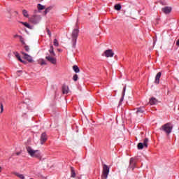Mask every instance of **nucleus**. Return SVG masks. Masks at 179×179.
Masks as SVG:
<instances>
[{
    "instance_id": "nucleus-25",
    "label": "nucleus",
    "mask_w": 179,
    "mask_h": 179,
    "mask_svg": "<svg viewBox=\"0 0 179 179\" xmlns=\"http://www.w3.org/2000/svg\"><path fill=\"white\" fill-rule=\"evenodd\" d=\"M22 24L25 26V27H27V29H31V26L27 22H22Z\"/></svg>"
},
{
    "instance_id": "nucleus-31",
    "label": "nucleus",
    "mask_w": 179,
    "mask_h": 179,
    "mask_svg": "<svg viewBox=\"0 0 179 179\" xmlns=\"http://www.w3.org/2000/svg\"><path fill=\"white\" fill-rule=\"evenodd\" d=\"M24 50H25V51H27V52H29V51H30V48H29L28 45H25V46H24Z\"/></svg>"
},
{
    "instance_id": "nucleus-32",
    "label": "nucleus",
    "mask_w": 179,
    "mask_h": 179,
    "mask_svg": "<svg viewBox=\"0 0 179 179\" xmlns=\"http://www.w3.org/2000/svg\"><path fill=\"white\" fill-rule=\"evenodd\" d=\"M46 31L49 37H51V31H50L48 28H46Z\"/></svg>"
},
{
    "instance_id": "nucleus-28",
    "label": "nucleus",
    "mask_w": 179,
    "mask_h": 179,
    "mask_svg": "<svg viewBox=\"0 0 179 179\" xmlns=\"http://www.w3.org/2000/svg\"><path fill=\"white\" fill-rule=\"evenodd\" d=\"M78 79H79V76H78V74H75L73 77V80H74V82H76Z\"/></svg>"
},
{
    "instance_id": "nucleus-23",
    "label": "nucleus",
    "mask_w": 179,
    "mask_h": 179,
    "mask_svg": "<svg viewBox=\"0 0 179 179\" xmlns=\"http://www.w3.org/2000/svg\"><path fill=\"white\" fill-rule=\"evenodd\" d=\"M15 175L17 177H18V178L24 179V176H23V174H20V173H15Z\"/></svg>"
},
{
    "instance_id": "nucleus-37",
    "label": "nucleus",
    "mask_w": 179,
    "mask_h": 179,
    "mask_svg": "<svg viewBox=\"0 0 179 179\" xmlns=\"http://www.w3.org/2000/svg\"><path fill=\"white\" fill-rule=\"evenodd\" d=\"M16 155L17 156H19V155H20V152H17Z\"/></svg>"
},
{
    "instance_id": "nucleus-3",
    "label": "nucleus",
    "mask_w": 179,
    "mask_h": 179,
    "mask_svg": "<svg viewBox=\"0 0 179 179\" xmlns=\"http://www.w3.org/2000/svg\"><path fill=\"white\" fill-rule=\"evenodd\" d=\"M78 36H79V29H75L72 32V43L73 47H76V41L78 40Z\"/></svg>"
},
{
    "instance_id": "nucleus-18",
    "label": "nucleus",
    "mask_w": 179,
    "mask_h": 179,
    "mask_svg": "<svg viewBox=\"0 0 179 179\" xmlns=\"http://www.w3.org/2000/svg\"><path fill=\"white\" fill-rule=\"evenodd\" d=\"M127 87H124L123 88V92H122V98L120 99V104H121V103H122V101H124V96H125V90H126Z\"/></svg>"
},
{
    "instance_id": "nucleus-2",
    "label": "nucleus",
    "mask_w": 179,
    "mask_h": 179,
    "mask_svg": "<svg viewBox=\"0 0 179 179\" xmlns=\"http://www.w3.org/2000/svg\"><path fill=\"white\" fill-rule=\"evenodd\" d=\"M162 129L164 131V132H166L167 135H170L173 131V124L170 122L166 123L162 127Z\"/></svg>"
},
{
    "instance_id": "nucleus-20",
    "label": "nucleus",
    "mask_w": 179,
    "mask_h": 179,
    "mask_svg": "<svg viewBox=\"0 0 179 179\" xmlns=\"http://www.w3.org/2000/svg\"><path fill=\"white\" fill-rule=\"evenodd\" d=\"M71 173L72 178H75L76 177V173H75V169H73V167H71Z\"/></svg>"
},
{
    "instance_id": "nucleus-34",
    "label": "nucleus",
    "mask_w": 179,
    "mask_h": 179,
    "mask_svg": "<svg viewBox=\"0 0 179 179\" xmlns=\"http://www.w3.org/2000/svg\"><path fill=\"white\" fill-rule=\"evenodd\" d=\"M21 36H20V35H17V34H16V35H14V38H16V37H18V38H19V37H20Z\"/></svg>"
},
{
    "instance_id": "nucleus-9",
    "label": "nucleus",
    "mask_w": 179,
    "mask_h": 179,
    "mask_svg": "<svg viewBox=\"0 0 179 179\" xmlns=\"http://www.w3.org/2000/svg\"><path fill=\"white\" fill-rule=\"evenodd\" d=\"M171 10H173V8L169 6L164 7L162 8V12H163V13L165 15H169V13H171Z\"/></svg>"
},
{
    "instance_id": "nucleus-16",
    "label": "nucleus",
    "mask_w": 179,
    "mask_h": 179,
    "mask_svg": "<svg viewBox=\"0 0 179 179\" xmlns=\"http://www.w3.org/2000/svg\"><path fill=\"white\" fill-rule=\"evenodd\" d=\"M15 57L17 58V59H18V61H20V62H22V64H26V62L23 61V59H22V58L20 57V55H19V53H17V52H13Z\"/></svg>"
},
{
    "instance_id": "nucleus-24",
    "label": "nucleus",
    "mask_w": 179,
    "mask_h": 179,
    "mask_svg": "<svg viewBox=\"0 0 179 179\" xmlns=\"http://www.w3.org/2000/svg\"><path fill=\"white\" fill-rule=\"evenodd\" d=\"M22 15L24 16V17H29V13H27V10H22Z\"/></svg>"
},
{
    "instance_id": "nucleus-5",
    "label": "nucleus",
    "mask_w": 179,
    "mask_h": 179,
    "mask_svg": "<svg viewBox=\"0 0 179 179\" xmlns=\"http://www.w3.org/2000/svg\"><path fill=\"white\" fill-rule=\"evenodd\" d=\"M149 143V138H145L143 143H139L137 145L138 150H142L143 148H148V143Z\"/></svg>"
},
{
    "instance_id": "nucleus-38",
    "label": "nucleus",
    "mask_w": 179,
    "mask_h": 179,
    "mask_svg": "<svg viewBox=\"0 0 179 179\" xmlns=\"http://www.w3.org/2000/svg\"><path fill=\"white\" fill-rule=\"evenodd\" d=\"M41 1H43V0H41Z\"/></svg>"
},
{
    "instance_id": "nucleus-1",
    "label": "nucleus",
    "mask_w": 179,
    "mask_h": 179,
    "mask_svg": "<svg viewBox=\"0 0 179 179\" xmlns=\"http://www.w3.org/2000/svg\"><path fill=\"white\" fill-rule=\"evenodd\" d=\"M27 152L31 157H40V151L34 150L31 147H27Z\"/></svg>"
},
{
    "instance_id": "nucleus-7",
    "label": "nucleus",
    "mask_w": 179,
    "mask_h": 179,
    "mask_svg": "<svg viewBox=\"0 0 179 179\" xmlns=\"http://www.w3.org/2000/svg\"><path fill=\"white\" fill-rule=\"evenodd\" d=\"M31 23L34 24H37L41 20V17L40 15H34L29 19Z\"/></svg>"
},
{
    "instance_id": "nucleus-14",
    "label": "nucleus",
    "mask_w": 179,
    "mask_h": 179,
    "mask_svg": "<svg viewBox=\"0 0 179 179\" xmlns=\"http://www.w3.org/2000/svg\"><path fill=\"white\" fill-rule=\"evenodd\" d=\"M159 101L155 98V97H152L151 99H150V106H156V104H158Z\"/></svg>"
},
{
    "instance_id": "nucleus-8",
    "label": "nucleus",
    "mask_w": 179,
    "mask_h": 179,
    "mask_svg": "<svg viewBox=\"0 0 179 179\" xmlns=\"http://www.w3.org/2000/svg\"><path fill=\"white\" fill-rule=\"evenodd\" d=\"M103 55H105V57H106V58L113 57H114V52H113V50L109 49V50H106L103 52Z\"/></svg>"
},
{
    "instance_id": "nucleus-19",
    "label": "nucleus",
    "mask_w": 179,
    "mask_h": 179,
    "mask_svg": "<svg viewBox=\"0 0 179 179\" xmlns=\"http://www.w3.org/2000/svg\"><path fill=\"white\" fill-rule=\"evenodd\" d=\"M73 70L74 72H76V73H79V72H80V69H79V67L76 65L73 66Z\"/></svg>"
},
{
    "instance_id": "nucleus-29",
    "label": "nucleus",
    "mask_w": 179,
    "mask_h": 179,
    "mask_svg": "<svg viewBox=\"0 0 179 179\" xmlns=\"http://www.w3.org/2000/svg\"><path fill=\"white\" fill-rule=\"evenodd\" d=\"M20 38V43H22V44H26V43H24V38H23V36H19Z\"/></svg>"
},
{
    "instance_id": "nucleus-30",
    "label": "nucleus",
    "mask_w": 179,
    "mask_h": 179,
    "mask_svg": "<svg viewBox=\"0 0 179 179\" xmlns=\"http://www.w3.org/2000/svg\"><path fill=\"white\" fill-rule=\"evenodd\" d=\"M51 10V8H47L45 10V15H47V13H48V12H50Z\"/></svg>"
},
{
    "instance_id": "nucleus-15",
    "label": "nucleus",
    "mask_w": 179,
    "mask_h": 179,
    "mask_svg": "<svg viewBox=\"0 0 179 179\" xmlns=\"http://www.w3.org/2000/svg\"><path fill=\"white\" fill-rule=\"evenodd\" d=\"M135 164H136V163L135 162V159L134 158H131L129 166V169L134 170V169H135Z\"/></svg>"
},
{
    "instance_id": "nucleus-6",
    "label": "nucleus",
    "mask_w": 179,
    "mask_h": 179,
    "mask_svg": "<svg viewBox=\"0 0 179 179\" xmlns=\"http://www.w3.org/2000/svg\"><path fill=\"white\" fill-rule=\"evenodd\" d=\"M45 59H47L48 62H50V64H52L53 65H55V64H57V58H55V56L47 55L45 57Z\"/></svg>"
},
{
    "instance_id": "nucleus-21",
    "label": "nucleus",
    "mask_w": 179,
    "mask_h": 179,
    "mask_svg": "<svg viewBox=\"0 0 179 179\" xmlns=\"http://www.w3.org/2000/svg\"><path fill=\"white\" fill-rule=\"evenodd\" d=\"M143 111H145L143 108H138L136 110V114H142Z\"/></svg>"
},
{
    "instance_id": "nucleus-4",
    "label": "nucleus",
    "mask_w": 179,
    "mask_h": 179,
    "mask_svg": "<svg viewBox=\"0 0 179 179\" xmlns=\"http://www.w3.org/2000/svg\"><path fill=\"white\" fill-rule=\"evenodd\" d=\"M110 173V167L106 164H103L102 178L107 179Z\"/></svg>"
},
{
    "instance_id": "nucleus-22",
    "label": "nucleus",
    "mask_w": 179,
    "mask_h": 179,
    "mask_svg": "<svg viewBox=\"0 0 179 179\" xmlns=\"http://www.w3.org/2000/svg\"><path fill=\"white\" fill-rule=\"evenodd\" d=\"M37 8L38 9V10H43V9H45V6L38 3L37 6Z\"/></svg>"
},
{
    "instance_id": "nucleus-27",
    "label": "nucleus",
    "mask_w": 179,
    "mask_h": 179,
    "mask_svg": "<svg viewBox=\"0 0 179 179\" xmlns=\"http://www.w3.org/2000/svg\"><path fill=\"white\" fill-rule=\"evenodd\" d=\"M53 45H54L55 47H58V45H59V43H58V40L55 39L54 41H53Z\"/></svg>"
},
{
    "instance_id": "nucleus-10",
    "label": "nucleus",
    "mask_w": 179,
    "mask_h": 179,
    "mask_svg": "<svg viewBox=\"0 0 179 179\" xmlns=\"http://www.w3.org/2000/svg\"><path fill=\"white\" fill-rule=\"evenodd\" d=\"M22 55H23V58L24 59H27V61H28V62H33V57H31V56L29 55L27 53H24V52H22Z\"/></svg>"
},
{
    "instance_id": "nucleus-13",
    "label": "nucleus",
    "mask_w": 179,
    "mask_h": 179,
    "mask_svg": "<svg viewBox=\"0 0 179 179\" xmlns=\"http://www.w3.org/2000/svg\"><path fill=\"white\" fill-rule=\"evenodd\" d=\"M160 78H162V72H158L155 76V83H156V85L160 83Z\"/></svg>"
},
{
    "instance_id": "nucleus-11",
    "label": "nucleus",
    "mask_w": 179,
    "mask_h": 179,
    "mask_svg": "<svg viewBox=\"0 0 179 179\" xmlns=\"http://www.w3.org/2000/svg\"><path fill=\"white\" fill-rule=\"evenodd\" d=\"M62 92L63 94H68V93H69V87L66 85H63L62 87Z\"/></svg>"
},
{
    "instance_id": "nucleus-26",
    "label": "nucleus",
    "mask_w": 179,
    "mask_h": 179,
    "mask_svg": "<svg viewBox=\"0 0 179 179\" xmlns=\"http://www.w3.org/2000/svg\"><path fill=\"white\" fill-rule=\"evenodd\" d=\"M115 9L116 10H121V5H120V4L115 5Z\"/></svg>"
},
{
    "instance_id": "nucleus-35",
    "label": "nucleus",
    "mask_w": 179,
    "mask_h": 179,
    "mask_svg": "<svg viewBox=\"0 0 179 179\" xmlns=\"http://www.w3.org/2000/svg\"><path fill=\"white\" fill-rule=\"evenodd\" d=\"M41 65H45V62L42 61L41 63Z\"/></svg>"
},
{
    "instance_id": "nucleus-17",
    "label": "nucleus",
    "mask_w": 179,
    "mask_h": 179,
    "mask_svg": "<svg viewBox=\"0 0 179 179\" xmlns=\"http://www.w3.org/2000/svg\"><path fill=\"white\" fill-rule=\"evenodd\" d=\"M50 55L47 54V55L55 56V52H54V46L51 45L49 50Z\"/></svg>"
},
{
    "instance_id": "nucleus-33",
    "label": "nucleus",
    "mask_w": 179,
    "mask_h": 179,
    "mask_svg": "<svg viewBox=\"0 0 179 179\" xmlns=\"http://www.w3.org/2000/svg\"><path fill=\"white\" fill-rule=\"evenodd\" d=\"M1 113H3V104L1 103Z\"/></svg>"
},
{
    "instance_id": "nucleus-36",
    "label": "nucleus",
    "mask_w": 179,
    "mask_h": 179,
    "mask_svg": "<svg viewBox=\"0 0 179 179\" xmlns=\"http://www.w3.org/2000/svg\"><path fill=\"white\" fill-rule=\"evenodd\" d=\"M0 173H2V167L0 166Z\"/></svg>"
},
{
    "instance_id": "nucleus-12",
    "label": "nucleus",
    "mask_w": 179,
    "mask_h": 179,
    "mask_svg": "<svg viewBox=\"0 0 179 179\" xmlns=\"http://www.w3.org/2000/svg\"><path fill=\"white\" fill-rule=\"evenodd\" d=\"M47 142V134L45 133H43L41 136V144L44 145Z\"/></svg>"
}]
</instances>
